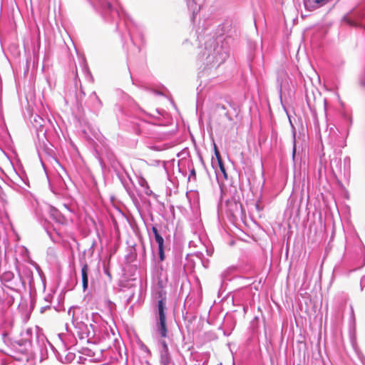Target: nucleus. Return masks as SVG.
Masks as SVG:
<instances>
[{"label": "nucleus", "instance_id": "nucleus-1", "mask_svg": "<svg viewBox=\"0 0 365 365\" xmlns=\"http://www.w3.org/2000/svg\"><path fill=\"white\" fill-rule=\"evenodd\" d=\"M165 299H160L158 302V310L159 317L158 329L160 336L162 337L167 336L166 317L165 313Z\"/></svg>", "mask_w": 365, "mask_h": 365}, {"label": "nucleus", "instance_id": "nucleus-2", "mask_svg": "<svg viewBox=\"0 0 365 365\" xmlns=\"http://www.w3.org/2000/svg\"><path fill=\"white\" fill-rule=\"evenodd\" d=\"M314 91H316V93L319 94V97L320 98V93H319L317 89L311 88L310 91H309L308 89H307L306 91V98L307 104L311 108L314 109H315L317 106V98Z\"/></svg>", "mask_w": 365, "mask_h": 365}, {"label": "nucleus", "instance_id": "nucleus-3", "mask_svg": "<svg viewBox=\"0 0 365 365\" xmlns=\"http://www.w3.org/2000/svg\"><path fill=\"white\" fill-rule=\"evenodd\" d=\"M214 150H215V155L217 160L218 166L220 168V171L223 174L225 179L227 178V174L221 157V155L220 153V151L217 149V147L215 143H214Z\"/></svg>", "mask_w": 365, "mask_h": 365}, {"label": "nucleus", "instance_id": "nucleus-4", "mask_svg": "<svg viewBox=\"0 0 365 365\" xmlns=\"http://www.w3.org/2000/svg\"><path fill=\"white\" fill-rule=\"evenodd\" d=\"M89 271L88 265L85 263L83 264L81 268V277H82V286L83 291H86L88 289V274Z\"/></svg>", "mask_w": 365, "mask_h": 365}, {"label": "nucleus", "instance_id": "nucleus-5", "mask_svg": "<svg viewBox=\"0 0 365 365\" xmlns=\"http://www.w3.org/2000/svg\"><path fill=\"white\" fill-rule=\"evenodd\" d=\"M155 240L158 245V250H159V258L160 261H163L165 259V253H164V240L163 237L160 235L155 237Z\"/></svg>", "mask_w": 365, "mask_h": 365}, {"label": "nucleus", "instance_id": "nucleus-6", "mask_svg": "<svg viewBox=\"0 0 365 365\" xmlns=\"http://www.w3.org/2000/svg\"><path fill=\"white\" fill-rule=\"evenodd\" d=\"M160 361L163 365H168L170 364V356L169 351L162 353Z\"/></svg>", "mask_w": 365, "mask_h": 365}, {"label": "nucleus", "instance_id": "nucleus-7", "mask_svg": "<svg viewBox=\"0 0 365 365\" xmlns=\"http://www.w3.org/2000/svg\"><path fill=\"white\" fill-rule=\"evenodd\" d=\"M43 119L37 115H35L32 120V123L36 128H41L43 126Z\"/></svg>", "mask_w": 365, "mask_h": 365}, {"label": "nucleus", "instance_id": "nucleus-8", "mask_svg": "<svg viewBox=\"0 0 365 365\" xmlns=\"http://www.w3.org/2000/svg\"><path fill=\"white\" fill-rule=\"evenodd\" d=\"M162 345H163V352L168 351V345H167V344L165 343V341H163L162 342Z\"/></svg>", "mask_w": 365, "mask_h": 365}, {"label": "nucleus", "instance_id": "nucleus-9", "mask_svg": "<svg viewBox=\"0 0 365 365\" xmlns=\"http://www.w3.org/2000/svg\"><path fill=\"white\" fill-rule=\"evenodd\" d=\"M152 232L154 235V237L160 235L158 229L155 227H153Z\"/></svg>", "mask_w": 365, "mask_h": 365}, {"label": "nucleus", "instance_id": "nucleus-10", "mask_svg": "<svg viewBox=\"0 0 365 365\" xmlns=\"http://www.w3.org/2000/svg\"><path fill=\"white\" fill-rule=\"evenodd\" d=\"M326 2H327V0H315V3L318 4H324Z\"/></svg>", "mask_w": 365, "mask_h": 365}, {"label": "nucleus", "instance_id": "nucleus-11", "mask_svg": "<svg viewBox=\"0 0 365 365\" xmlns=\"http://www.w3.org/2000/svg\"><path fill=\"white\" fill-rule=\"evenodd\" d=\"M295 153H296V148H295V145L294 144L293 151H292L293 158H294V156H295Z\"/></svg>", "mask_w": 365, "mask_h": 365}, {"label": "nucleus", "instance_id": "nucleus-12", "mask_svg": "<svg viewBox=\"0 0 365 365\" xmlns=\"http://www.w3.org/2000/svg\"><path fill=\"white\" fill-rule=\"evenodd\" d=\"M63 207L65 208V209H68V207L66 206V205H63Z\"/></svg>", "mask_w": 365, "mask_h": 365}]
</instances>
